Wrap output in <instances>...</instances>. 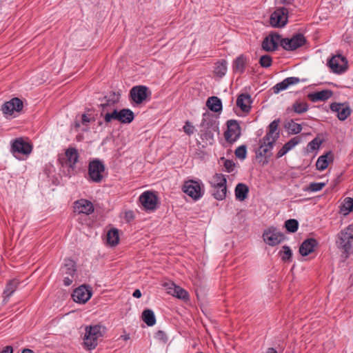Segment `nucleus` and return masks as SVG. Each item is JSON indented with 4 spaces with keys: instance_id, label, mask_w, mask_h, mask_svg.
I'll return each instance as SVG.
<instances>
[{
    "instance_id": "5",
    "label": "nucleus",
    "mask_w": 353,
    "mask_h": 353,
    "mask_svg": "<svg viewBox=\"0 0 353 353\" xmlns=\"http://www.w3.org/2000/svg\"><path fill=\"white\" fill-rule=\"evenodd\" d=\"M276 141V138H274L273 140L270 139L266 140L265 137H263L259 140V146L256 152V158L263 157L265 159L263 164L269 162V159L272 156V150L274 147Z\"/></svg>"
},
{
    "instance_id": "13",
    "label": "nucleus",
    "mask_w": 353,
    "mask_h": 353,
    "mask_svg": "<svg viewBox=\"0 0 353 353\" xmlns=\"http://www.w3.org/2000/svg\"><path fill=\"white\" fill-rule=\"evenodd\" d=\"M92 294L91 289L85 285H81L74 290L72 296L76 303H85L91 298Z\"/></svg>"
},
{
    "instance_id": "57",
    "label": "nucleus",
    "mask_w": 353,
    "mask_h": 353,
    "mask_svg": "<svg viewBox=\"0 0 353 353\" xmlns=\"http://www.w3.org/2000/svg\"><path fill=\"white\" fill-rule=\"evenodd\" d=\"M111 119L119 121V111L117 109H114L112 112H110Z\"/></svg>"
},
{
    "instance_id": "48",
    "label": "nucleus",
    "mask_w": 353,
    "mask_h": 353,
    "mask_svg": "<svg viewBox=\"0 0 353 353\" xmlns=\"http://www.w3.org/2000/svg\"><path fill=\"white\" fill-rule=\"evenodd\" d=\"M227 179L225 175L222 174H216L214 176V184L217 185H227Z\"/></svg>"
},
{
    "instance_id": "32",
    "label": "nucleus",
    "mask_w": 353,
    "mask_h": 353,
    "mask_svg": "<svg viewBox=\"0 0 353 353\" xmlns=\"http://www.w3.org/2000/svg\"><path fill=\"white\" fill-rule=\"evenodd\" d=\"M284 128L290 134H297L302 130L301 124L296 123L293 119H290L285 123Z\"/></svg>"
},
{
    "instance_id": "10",
    "label": "nucleus",
    "mask_w": 353,
    "mask_h": 353,
    "mask_svg": "<svg viewBox=\"0 0 353 353\" xmlns=\"http://www.w3.org/2000/svg\"><path fill=\"white\" fill-rule=\"evenodd\" d=\"M228 129L224 133L225 140L230 143H234L241 136V127L236 120L227 121Z\"/></svg>"
},
{
    "instance_id": "59",
    "label": "nucleus",
    "mask_w": 353,
    "mask_h": 353,
    "mask_svg": "<svg viewBox=\"0 0 353 353\" xmlns=\"http://www.w3.org/2000/svg\"><path fill=\"white\" fill-rule=\"evenodd\" d=\"M72 276H71V278H70L68 276H66L64 278V279H63L64 285L69 286L72 284Z\"/></svg>"
},
{
    "instance_id": "61",
    "label": "nucleus",
    "mask_w": 353,
    "mask_h": 353,
    "mask_svg": "<svg viewBox=\"0 0 353 353\" xmlns=\"http://www.w3.org/2000/svg\"><path fill=\"white\" fill-rule=\"evenodd\" d=\"M281 3H283V4H287V5H289V4H292V2L294 1V0H280Z\"/></svg>"
},
{
    "instance_id": "9",
    "label": "nucleus",
    "mask_w": 353,
    "mask_h": 353,
    "mask_svg": "<svg viewBox=\"0 0 353 353\" xmlns=\"http://www.w3.org/2000/svg\"><path fill=\"white\" fill-rule=\"evenodd\" d=\"M288 10L284 7L276 8L270 16V23L272 26L281 28L288 22Z\"/></svg>"
},
{
    "instance_id": "49",
    "label": "nucleus",
    "mask_w": 353,
    "mask_h": 353,
    "mask_svg": "<svg viewBox=\"0 0 353 353\" xmlns=\"http://www.w3.org/2000/svg\"><path fill=\"white\" fill-rule=\"evenodd\" d=\"M301 142V138L299 137H294L292 138L290 141L285 143L283 145L290 151L296 145H298Z\"/></svg>"
},
{
    "instance_id": "16",
    "label": "nucleus",
    "mask_w": 353,
    "mask_h": 353,
    "mask_svg": "<svg viewBox=\"0 0 353 353\" xmlns=\"http://www.w3.org/2000/svg\"><path fill=\"white\" fill-rule=\"evenodd\" d=\"M92 203L87 199H81L74 203V212L78 214H90L94 212Z\"/></svg>"
},
{
    "instance_id": "30",
    "label": "nucleus",
    "mask_w": 353,
    "mask_h": 353,
    "mask_svg": "<svg viewBox=\"0 0 353 353\" xmlns=\"http://www.w3.org/2000/svg\"><path fill=\"white\" fill-rule=\"evenodd\" d=\"M117 103V101L108 99L106 101V103H102L100 105L102 110L101 112V116L104 117V121L105 123H108L112 121L111 116L110 112H108V108L113 106Z\"/></svg>"
},
{
    "instance_id": "11",
    "label": "nucleus",
    "mask_w": 353,
    "mask_h": 353,
    "mask_svg": "<svg viewBox=\"0 0 353 353\" xmlns=\"http://www.w3.org/2000/svg\"><path fill=\"white\" fill-rule=\"evenodd\" d=\"M150 95L151 92L145 85L134 86L130 91V97L137 104L142 103Z\"/></svg>"
},
{
    "instance_id": "3",
    "label": "nucleus",
    "mask_w": 353,
    "mask_h": 353,
    "mask_svg": "<svg viewBox=\"0 0 353 353\" xmlns=\"http://www.w3.org/2000/svg\"><path fill=\"white\" fill-rule=\"evenodd\" d=\"M105 327L101 325H90L85 327L83 344L89 350L94 349L98 345V340L103 337Z\"/></svg>"
},
{
    "instance_id": "2",
    "label": "nucleus",
    "mask_w": 353,
    "mask_h": 353,
    "mask_svg": "<svg viewBox=\"0 0 353 353\" xmlns=\"http://www.w3.org/2000/svg\"><path fill=\"white\" fill-rule=\"evenodd\" d=\"M202 128L200 132V137L202 140L205 141L206 144H212L214 141V133L219 130L218 123L214 117L211 114L204 113L203 114L202 123L200 125Z\"/></svg>"
},
{
    "instance_id": "26",
    "label": "nucleus",
    "mask_w": 353,
    "mask_h": 353,
    "mask_svg": "<svg viewBox=\"0 0 353 353\" xmlns=\"http://www.w3.org/2000/svg\"><path fill=\"white\" fill-rule=\"evenodd\" d=\"M246 64L247 59L243 54L237 57L234 60L232 63V69L234 72L243 74L245 72Z\"/></svg>"
},
{
    "instance_id": "1",
    "label": "nucleus",
    "mask_w": 353,
    "mask_h": 353,
    "mask_svg": "<svg viewBox=\"0 0 353 353\" xmlns=\"http://www.w3.org/2000/svg\"><path fill=\"white\" fill-rule=\"evenodd\" d=\"M336 245L344 259L353 253V223L337 234Z\"/></svg>"
},
{
    "instance_id": "31",
    "label": "nucleus",
    "mask_w": 353,
    "mask_h": 353,
    "mask_svg": "<svg viewBox=\"0 0 353 353\" xmlns=\"http://www.w3.org/2000/svg\"><path fill=\"white\" fill-rule=\"evenodd\" d=\"M119 121L122 123H130L134 119V112L130 110L123 108L119 111Z\"/></svg>"
},
{
    "instance_id": "41",
    "label": "nucleus",
    "mask_w": 353,
    "mask_h": 353,
    "mask_svg": "<svg viewBox=\"0 0 353 353\" xmlns=\"http://www.w3.org/2000/svg\"><path fill=\"white\" fill-rule=\"evenodd\" d=\"M284 226L290 233H294L299 228V222L296 219H290L285 222Z\"/></svg>"
},
{
    "instance_id": "45",
    "label": "nucleus",
    "mask_w": 353,
    "mask_h": 353,
    "mask_svg": "<svg viewBox=\"0 0 353 353\" xmlns=\"http://www.w3.org/2000/svg\"><path fill=\"white\" fill-rule=\"evenodd\" d=\"M283 251L280 252L281 259L284 261H289L291 260L292 252L290 247L287 245L283 246Z\"/></svg>"
},
{
    "instance_id": "37",
    "label": "nucleus",
    "mask_w": 353,
    "mask_h": 353,
    "mask_svg": "<svg viewBox=\"0 0 353 353\" xmlns=\"http://www.w3.org/2000/svg\"><path fill=\"white\" fill-rule=\"evenodd\" d=\"M107 241L110 245H117L119 241V230L116 228L110 229L107 234Z\"/></svg>"
},
{
    "instance_id": "64",
    "label": "nucleus",
    "mask_w": 353,
    "mask_h": 353,
    "mask_svg": "<svg viewBox=\"0 0 353 353\" xmlns=\"http://www.w3.org/2000/svg\"><path fill=\"white\" fill-rule=\"evenodd\" d=\"M126 216L127 217H130V218H133L132 212H127L126 213Z\"/></svg>"
},
{
    "instance_id": "21",
    "label": "nucleus",
    "mask_w": 353,
    "mask_h": 353,
    "mask_svg": "<svg viewBox=\"0 0 353 353\" xmlns=\"http://www.w3.org/2000/svg\"><path fill=\"white\" fill-rule=\"evenodd\" d=\"M281 123L280 119H276L272 121L268 127V132L263 137L266 140L268 139L273 140L274 138H276V141L279 138V131L278 130L279 125Z\"/></svg>"
},
{
    "instance_id": "47",
    "label": "nucleus",
    "mask_w": 353,
    "mask_h": 353,
    "mask_svg": "<svg viewBox=\"0 0 353 353\" xmlns=\"http://www.w3.org/2000/svg\"><path fill=\"white\" fill-rule=\"evenodd\" d=\"M325 186V183H311L307 188L306 190L309 192H318L322 190Z\"/></svg>"
},
{
    "instance_id": "18",
    "label": "nucleus",
    "mask_w": 353,
    "mask_h": 353,
    "mask_svg": "<svg viewBox=\"0 0 353 353\" xmlns=\"http://www.w3.org/2000/svg\"><path fill=\"white\" fill-rule=\"evenodd\" d=\"M318 241L314 238H309L303 241L299 247V253L303 256H307L313 252L314 248L318 245Z\"/></svg>"
},
{
    "instance_id": "4",
    "label": "nucleus",
    "mask_w": 353,
    "mask_h": 353,
    "mask_svg": "<svg viewBox=\"0 0 353 353\" xmlns=\"http://www.w3.org/2000/svg\"><path fill=\"white\" fill-rule=\"evenodd\" d=\"M105 167L103 162L98 159L90 161L88 165L89 180L94 183H101L103 179Z\"/></svg>"
},
{
    "instance_id": "12",
    "label": "nucleus",
    "mask_w": 353,
    "mask_h": 353,
    "mask_svg": "<svg viewBox=\"0 0 353 353\" xmlns=\"http://www.w3.org/2000/svg\"><path fill=\"white\" fill-rule=\"evenodd\" d=\"M264 241L270 246H275L285 239V235L274 228H269L263 234Z\"/></svg>"
},
{
    "instance_id": "58",
    "label": "nucleus",
    "mask_w": 353,
    "mask_h": 353,
    "mask_svg": "<svg viewBox=\"0 0 353 353\" xmlns=\"http://www.w3.org/2000/svg\"><path fill=\"white\" fill-rule=\"evenodd\" d=\"M13 352V348L10 345L6 346L1 352L0 353H12Z\"/></svg>"
},
{
    "instance_id": "23",
    "label": "nucleus",
    "mask_w": 353,
    "mask_h": 353,
    "mask_svg": "<svg viewBox=\"0 0 353 353\" xmlns=\"http://www.w3.org/2000/svg\"><path fill=\"white\" fill-rule=\"evenodd\" d=\"M168 292L179 299L183 301L188 300V292L185 290L178 285H176L173 283H171V286L168 288Z\"/></svg>"
},
{
    "instance_id": "22",
    "label": "nucleus",
    "mask_w": 353,
    "mask_h": 353,
    "mask_svg": "<svg viewBox=\"0 0 353 353\" xmlns=\"http://www.w3.org/2000/svg\"><path fill=\"white\" fill-rule=\"evenodd\" d=\"M333 94L331 90H323L321 91L310 93L308 94V98L312 102L324 101L330 99Z\"/></svg>"
},
{
    "instance_id": "6",
    "label": "nucleus",
    "mask_w": 353,
    "mask_h": 353,
    "mask_svg": "<svg viewBox=\"0 0 353 353\" xmlns=\"http://www.w3.org/2000/svg\"><path fill=\"white\" fill-rule=\"evenodd\" d=\"M10 151L15 158L20 159L19 155L28 156L32 152V145L23 138H17L11 145Z\"/></svg>"
},
{
    "instance_id": "38",
    "label": "nucleus",
    "mask_w": 353,
    "mask_h": 353,
    "mask_svg": "<svg viewBox=\"0 0 353 353\" xmlns=\"http://www.w3.org/2000/svg\"><path fill=\"white\" fill-rule=\"evenodd\" d=\"M63 273L69 274L72 277L76 272V264L74 261L70 259H66L64 261Z\"/></svg>"
},
{
    "instance_id": "44",
    "label": "nucleus",
    "mask_w": 353,
    "mask_h": 353,
    "mask_svg": "<svg viewBox=\"0 0 353 353\" xmlns=\"http://www.w3.org/2000/svg\"><path fill=\"white\" fill-rule=\"evenodd\" d=\"M341 210H343L345 214H347L348 212H353V199L350 197H347L345 199L344 202L343 203Z\"/></svg>"
},
{
    "instance_id": "7",
    "label": "nucleus",
    "mask_w": 353,
    "mask_h": 353,
    "mask_svg": "<svg viewBox=\"0 0 353 353\" xmlns=\"http://www.w3.org/2000/svg\"><path fill=\"white\" fill-rule=\"evenodd\" d=\"M307 40L301 33H296L292 38H284L281 41V47L288 51L295 50L303 46Z\"/></svg>"
},
{
    "instance_id": "34",
    "label": "nucleus",
    "mask_w": 353,
    "mask_h": 353,
    "mask_svg": "<svg viewBox=\"0 0 353 353\" xmlns=\"http://www.w3.org/2000/svg\"><path fill=\"white\" fill-rule=\"evenodd\" d=\"M213 72L216 76L222 78L227 72V61L224 59L217 61L215 63Z\"/></svg>"
},
{
    "instance_id": "29",
    "label": "nucleus",
    "mask_w": 353,
    "mask_h": 353,
    "mask_svg": "<svg viewBox=\"0 0 353 353\" xmlns=\"http://www.w3.org/2000/svg\"><path fill=\"white\" fill-rule=\"evenodd\" d=\"M234 192L236 199L240 201H243L248 197L249 188L248 185L244 183H238L235 188Z\"/></svg>"
},
{
    "instance_id": "51",
    "label": "nucleus",
    "mask_w": 353,
    "mask_h": 353,
    "mask_svg": "<svg viewBox=\"0 0 353 353\" xmlns=\"http://www.w3.org/2000/svg\"><path fill=\"white\" fill-rule=\"evenodd\" d=\"M234 154H235L236 157H238V158H239L241 159H245L246 154H247L246 146L244 145H242L238 147L235 150Z\"/></svg>"
},
{
    "instance_id": "46",
    "label": "nucleus",
    "mask_w": 353,
    "mask_h": 353,
    "mask_svg": "<svg viewBox=\"0 0 353 353\" xmlns=\"http://www.w3.org/2000/svg\"><path fill=\"white\" fill-rule=\"evenodd\" d=\"M259 63L263 68H269L272 63V57L268 54L263 55L260 57Z\"/></svg>"
},
{
    "instance_id": "63",
    "label": "nucleus",
    "mask_w": 353,
    "mask_h": 353,
    "mask_svg": "<svg viewBox=\"0 0 353 353\" xmlns=\"http://www.w3.org/2000/svg\"><path fill=\"white\" fill-rule=\"evenodd\" d=\"M121 337L123 340H125V341H128V339H130V336H129V334L123 335V336H121Z\"/></svg>"
},
{
    "instance_id": "40",
    "label": "nucleus",
    "mask_w": 353,
    "mask_h": 353,
    "mask_svg": "<svg viewBox=\"0 0 353 353\" xmlns=\"http://www.w3.org/2000/svg\"><path fill=\"white\" fill-rule=\"evenodd\" d=\"M330 152L320 156L316 163V167L318 170L323 171L328 166L327 157Z\"/></svg>"
},
{
    "instance_id": "52",
    "label": "nucleus",
    "mask_w": 353,
    "mask_h": 353,
    "mask_svg": "<svg viewBox=\"0 0 353 353\" xmlns=\"http://www.w3.org/2000/svg\"><path fill=\"white\" fill-rule=\"evenodd\" d=\"M154 338L161 343H166L168 341V337L165 332L162 330L157 331L154 334Z\"/></svg>"
},
{
    "instance_id": "25",
    "label": "nucleus",
    "mask_w": 353,
    "mask_h": 353,
    "mask_svg": "<svg viewBox=\"0 0 353 353\" xmlns=\"http://www.w3.org/2000/svg\"><path fill=\"white\" fill-rule=\"evenodd\" d=\"M19 285V282L17 279L10 280L6 285V288L3 290V301L7 302L12 294L16 291L18 286Z\"/></svg>"
},
{
    "instance_id": "60",
    "label": "nucleus",
    "mask_w": 353,
    "mask_h": 353,
    "mask_svg": "<svg viewBox=\"0 0 353 353\" xmlns=\"http://www.w3.org/2000/svg\"><path fill=\"white\" fill-rule=\"evenodd\" d=\"M141 292L139 289L135 290L132 294V296L137 299L141 298Z\"/></svg>"
},
{
    "instance_id": "56",
    "label": "nucleus",
    "mask_w": 353,
    "mask_h": 353,
    "mask_svg": "<svg viewBox=\"0 0 353 353\" xmlns=\"http://www.w3.org/2000/svg\"><path fill=\"white\" fill-rule=\"evenodd\" d=\"M90 119L88 117L86 114H83L81 115V123L83 125H88V123H90Z\"/></svg>"
},
{
    "instance_id": "43",
    "label": "nucleus",
    "mask_w": 353,
    "mask_h": 353,
    "mask_svg": "<svg viewBox=\"0 0 353 353\" xmlns=\"http://www.w3.org/2000/svg\"><path fill=\"white\" fill-rule=\"evenodd\" d=\"M222 161L225 170L227 172H232L234 170L236 165L232 160L226 159L225 157H221L219 159V162Z\"/></svg>"
},
{
    "instance_id": "62",
    "label": "nucleus",
    "mask_w": 353,
    "mask_h": 353,
    "mask_svg": "<svg viewBox=\"0 0 353 353\" xmlns=\"http://www.w3.org/2000/svg\"><path fill=\"white\" fill-rule=\"evenodd\" d=\"M21 353H34V352L30 349H23Z\"/></svg>"
},
{
    "instance_id": "15",
    "label": "nucleus",
    "mask_w": 353,
    "mask_h": 353,
    "mask_svg": "<svg viewBox=\"0 0 353 353\" xmlns=\"http://www.w3.org/2000/svg\"><path fill=\"white\" fill-rule=\"evenodd\" d=\"M330 110L337 113V118L340 121H345L352 112V110L347 103H332Z\"/></svg>"
},
{
    "instance_id": "8",
    "label": "nucleus",
    "mask_w": 353,
    "mask_h": 353,
    "mask_svg": "<svg viewBox=\"0 0 353 353\" xmlns=\"http://www.w3.org/2000/svg\"><path fill=\"white\" fill-rule=\"evenodd\" d=\"M139 201L145 210L154 211L157 208L159 199L155 192L145 191L139 196Z\"/></svg>"
},
{
    "instance_id": "50",
    "label": "nucleus",
    "mask_w": 353,
    "mask_h": 353,
    "mask_svg": "<svg viewBox=\"0 0 353 353\" xmlns=\"http://www.w3.org/2000/svg\"><path fill=\"white\" fill-rule=\"evenodd\" d=\"M301 142V138L299 137H294L292 138L290 141L285 143L283 145L290 151L296 145H298Z\"/></svg>"
},
{
    "instance_id": "36",
    "label": "nucleus",
    "mask_w": 353,
    "mask_h": 353,
    "mask_svg": "<svg viewBox=\"0 0 353 353\" xmlns=\"http://www.w3.org/2000/svg\"><path fill=\"white\" fill-rule=\"evenodd\" d=\"M290 108H288V110H290ZM308 110V105L306 102H302L301 101H295L294 103L292 104L291 110H292L294 112L301 114L305 112H307Z\"/></svg>"
},
{
    "instance_id": "33",
    "label": "nucleus",
    "mask_w": 353,
    "mask_h": 353,
    "mask_svg": "<svg viewBox=\"0 0 353 353\" xmlns=\"http://www.w3.org/2000/svg\"><path fill=\"white\" fill-rule=\"evenodd\" d=\"M213 187V192L212 195L218 201H222L225 199L227 194V185H212Z\"/></svg>"
},
{
    "instance_id": "35",
    "label": "nucleus",
    "mask_w": 353,
    "mask_h": 353,
    "mask_svg": "<svg viewBox=\"0 0 353 353\" xmlns=\"http://www.w3.org/2000/svg\"><path fill=\"white\" fill-rule=\"evenodd\" d=\"M142 319L148 326H153L156 323V318L152 310L146 309L142 313Z\"/></svg>"
},
{
    "instance_id": "28",
    "label": "nucleus",
    "mask_w": 353,
    "mask_h": 353,
    "mask_svg": "<svg viewBox=\"0 0 353 353\" xmlns=\"http://www.w3.org/2000/svg\"><path fill=\"white\" fill-rule=\"evenodd\" d=\"M207 107L214 112H218L222 110V102L217 97H210L206 101Z\"/></svg>"
},
{
    "instance_id": "27",
    "label": "nucleus",
    "mask_w": 353,
    "mask_h": 353,
    "mask_svg": "<svg viewBox=\"0 0 353 353\" xmlns=\"http://www.w3.org/2000/svg\"><path fill=\"white\" fill-rule=\"evenodd\" d=\"M65 154L69 162L70 168L73 169L79 160V154L78 150L75 148L70 147L65 150Z\"/></svg>"
},
{
    "instance_id": "24",
    "label": "nucleus",
    "mask_w": 353,
    "mask_h": 353,
    "mask_svg": "<svg viewBox=\"0 0 353 353\" xmlns=\"http://www.w3.org/2000/svg\"><path fill=\"white\" fill-rule=\"evenodd\" d=\"M344 59L341 55L334 56L329 60L327 64L334 72L341 73L345 70V68L340 65L339 61H343Z\"/></svg>"
},
{
    "instance_id": "39",
    "label": "nucleus",
    "mask_w": 353,
    "mask_h": 353,
    "mask_svg": "<svg viewBox=\"0 0 353 353\" xmlns=\"http://www.w3.org/2000/svg\"><path fill=\"white\" fill-rule=\"evenodd\" d=\"M262 48L267 52H272L276 50V43L270 34L267 36L262 42Z\"/></svg>"
},
{
    "instance_id": "14",
    "label": "nucleus",
    "mask_w": 353,
    "mask_h": 353,
    "mask_svg": "<svg viewBox=\"0 0 353 353\" xmlns=\"http://www.w3.org/2000/svg\"><path fill=\"white\" fill-rule=\"evenodd\" d=\"M23 101L17 98H13L9 101L5 102L1 105V110L6 114L11 115L14 112H20L23 109Z\"/></svg>"
},
{
    "instance_id": "53",
    "label": "nucleus",
    "mask_w": 353,
    "mask_h": 353,
    "mask_svg": "<svg viewBox=\"0 0 353 353\" xmlns=\"http://www.w3.org/2000/svg\"><path fill=\"white\" fill-rule=\"evenodd\" d=\"M194 127L189 121H186L183 126L184 132L190 135L194 132Z\"/></svg>"
},
{
    "instance_id": "17",
    "label": "nucleus",
    "mask_w": 353,
    "mask_h": 353,
    "mask_svg": "<svg viewBox=\"0 0 353 353\" xmlns=\"http://www.w3.org/2000/svg\"><path fill=\"white\" fill-rule=\"evenodd\" d=\"M182 190L183 192L194 200L199 199V182L195 181H186L183 184Z\"/></svg>"
},
{
    "instance_id": "42",
    "label": "nucleus",
    "mask_w": 353,
    "mask_h": 353,
    "mask_svg": "<svg viewBox=\"0 0 353 353\" xmlns=\"http://www.w3.org/2000/svg\"><path fill=\"white\" fill-rule=\"evenodd\" d=\"M323 143V140L318 137L314 138L313 140L310 141L307 145V152H312L316 150H318Z\"/></svg>"
},
{
    "instance_id": "20",
    "label": "nucleus",
    "mask_w": 353,
    "mask_h": 353,
    "mask_svg": "<svg viewBox=\"0 0 353 353\" xmlns=\"http://www.w3.org/2000/svg\"><path fill=\"white\" fill-rule=\"evenodd\" d=\"M252 100L251 96L247 93L239 94L236 99V105L241 108L243 112H249L251 110Z\"/></svg>"
},
{
    "instance_id": "19",
    "label": "nucleus",
    "mask_w": 353,
    "mask_h": 353,
    "mask_svg": "<svg viewBox=\"0 0 353 353\" xmlns=\"http://www.w3.org/2000/svg\"><path fill=\"white\" fill-rule=\"evenodd\" d=\"M300 81V79L295 77L285 78L282 81L276 83L275 85L273 86V92L275 94H278L281 91L286 90L289 86L297 84Z\"/></svg>"
},
{
    "instance_id": "55",
    "label": "nucleus",
    "mask_w": 353,
    "mask_h": 353,
    "mask_svg": "<svg viewBox=\"0 0 353 353\" xmlns=\"http://www.w3.org/2000/svg\"><path fill=\"white\" fill-rule=\"evenodd\" d=\"M288 150L283 145V147L279 150V152L276 154V159H279L286 154L288 152Z\"/></svg>"
},
{
    "instance_id": "54",
    "label": "nucleus",
    "mask_w": 353,
    "mask_h": 353,
    "mask_svg": "<svg viewBox=\"0 0 353 353\" xmlns=\"http://www.w3.org/2000/svg\"><path fill=\"white\" fill-rule=\"evenodd\" d=\"M270 35L272 36V38L274 39V40L276 43V50H277L279 44H280V46H281V41H282L283 38H281V37L279 34L276 33V32L271 33V34H270Z\"/></svg>"
}]
</instances>
